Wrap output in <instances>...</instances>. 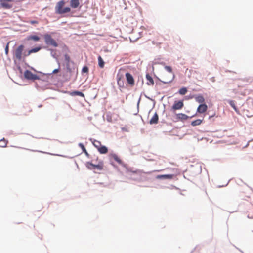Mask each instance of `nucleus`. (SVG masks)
Returning <instances> with one entry per match:
<instances>
[{
  "label": "nucleus",
  "instance_id": "nucleus-1",
  "mask_svg": "<svg viewBox=\"0 0 253 253\" xmlns=\"http://www.w3.org/2000/svg\"><path fill=\"white\" fill-rule=\"evenodd\" d=\"M132 171H136L135 173H127V175L128 176H130L129 178L137 182H144V181H152L154 179L152 177H148L147 176H145V175H143V174L150 175L153 172H160L163 169L160 170H154L152 171H149L145 172L143 170H141L139 169H134V168H132Z\"/></svg>",
  "mask_w": 253,
  "mask_h": 253
},
{
  "label": "nucleus",
  "instance_id": "nucleus-2",
  "mask_svg": "<svg viewBox=\"0 0 253 253\" xmlns=\"http://www.w3.org/2000/svg\"><path fill=\"white\" fill-rule=\"evenodd\" d=\"M64 72L62 74L63 83L69 81L71 78L75 81L78 75V69L77 64H68L64 65L63 68Z\"/></svg>",
  "mask_w": 253,
  "mask_h": 253
},
{
  "label": "nucleus",
  "instance_id": "nucleus-3",
  "mask_svg": "<svg viewBox=\"0 0 253 253\" xmlns=\"http://www.w3.org/2000/svg\"><path fill=\"white\" fill-rule=\"evenodd\" d=\"M25 45L24 43L17 46L16 43L14 44L11 50L13 61L15 60L17 61H20L22 59L24 61V58L28 57Z\"/></svg>",
  "mask_w": 253,
  "mask_h": 253
},
{
  "label": "nucleus",
  "instance_id": "nucleus-4",
  "mask_svg": "<svg viewBox=\"0 0 253 253\" xmlns=\"http://www.w3.org/2000/svg\"><path fill=\"white\" fill-rule=\"evenodd\" d=\"M58 67L57 68L54 69L51 73H49L48 75L50 76V78L52 79L54 82H51L54 86L57 87H61L63 85V79H62V75L61 73H59L61 71L60 62L57 63Z\"/></svg>",
  "mask_w": 253,
  "mask_h": 253
},
{
  "label": "nucleus",
  "instance_id": "nucleus-5",
  "mask_svg": "<svg viewBox=\"0 0 253 253\" xmlns=\"http://www.w3.org/2000/svg\"><path fill=\"white\" fill-rule=\"evenodd\" d=\"M109 160H114L118 164L121 165L124 168L125 173L127 174V173H135L136 171H132V167L128 166L127 164L125 163L115 153L112 152L109 155Z\"/></svg>",
  "mask_w": 253,
  "mask_h": 253
},
{
  "label": "nucleus",
  "instance_id": "nucleus-6",
  "mask_svg": "<svg viewBox=\"0 0 253 253\" xmlns=\"http://www.w3.org/2000/svg\"><path fill=\"white\" fill-rule=\"evenodd\" d=\"M58 34L56 32H47L42 35V38L47 46H51L53 47H58V43L56 40L53 38L55 35Z\"/></svg>",
  "mask_w": 253,
  "mask_h": 253
},
{
  "label": "nucleus",
  "instance_id": "nucleus-7",
  "mask_svg": "<svg viewBox=\"0 0 253 253\" xmlns=\"http://www.w3.org/2000/svg\"><path fill=\"white\" fill-rule=\"evenodd\" d=\"M66 2L65 0H61L56 3L55 7V13L56 14L62 15L70 12V8L68 6H64Z\"/></svg>",
  "mask_w": 253,
  "mask_h": 253
},
{
  "label": "nucleus",
  "instance_id": "nucleus-8",
  "mask_svg": "<svg viewBox=\"0 0 253 253\" xmlns=\"http://www.w3.org/2000/svg\"><path fill=\"white\" fill-rule=\"evenodd\" d=\"M42 35L40 32H33L31 34L28 35L25 38L22 40V42L25 44H29L31 45L32 43H28V42L32 41L34 42H38L40 41L41 39L42 38Z\"/></svg>",
  "mask_w": 253,
  "mask_h": 253
},
{
  "label": "nucleus",
  "instance_id": "nucleus-9",
  "mask_svg": "<svg viewBox=\"0 0 253 253\" xmlns=\"http://www.w3.org/2000/svg\"><path fill=\"white\" fill-rule=\"evenodd\" d=\"M89 140L92 143L93 146L97 150L100 154H105L108 152V147L102 145L101 141L97 140L93 138H90Z\"/></svg>",
  "mask_w": 253,
  "mask_h": 253
},
{
  "label": "nucleus",
  "instance_id": "nucleus-10",
  "mask_svg": "<svg viewBox=\"0 0 253 253\" xmlns=\"http://www.w3.org/2000/svg\"><path fill=\"white\" fill-rule=\"evenodd\" d=\"M184 106V99L174 100L173 104L169 108V111L171 112L172 113H175L177 110L182 109Z\"/></svg>",
  "mask_w": 253,
  "mask_h": 253
},
{
  "label": "nucleus",
  "instance_id": "nucleus-11",
  "mask_svg": "<svg viewBox=\"0 0 253 253\" xmlns=\"http://www.w3.org/2000/svg\"><path fill=\"white\" fill-rule=\"evenodd\" d=\"M38 73L40 74L39 81H42V83L43 84H47L49 85L53 84L51 82H54L52 81V79L50 78V76H49V73H45L42 71H38Z\"/></svg>",
  "mask_w": 253,
  "mask_h": 253
},
{
  "label": "nucleus",
  "instance_id": "nucleus-12",
  "mask_svg": "<svg viewBox=\"0 0 253 253\" xmlns=\"http://www.w3.org/2000/svg\"><path fill=\"white\" fill-rule=\"evenodd\" d=\"M172 114V120L173 122H176L178 121L184 122L185 120L188 119V118H189V116L182 113H177L175 112Z\"/></svg>",
  "mask_w": 253,
  "mask_h": 253
},
{
  "label": "nucleus",
  "instance_id": "nucleus-13",
  "mask_svg": "<svg viewBox=\"0 0 253 253\" xmlns=\"http://www.w3.org/2000/svg\"><path fill=\"white\" fill-rule=\"evenodd\" d=\"M82 1L83 0H67V1L69 2V6H68L70 8V12L71 9H80L83 5Z\"/></svg>",
  "mask_w": 253,
  "mask_h": 253
},
{
  "label": "nucleus",
  "instance_id": "nucleus-14",
  "mask_svg": "<svg viewBox=\"0 0 253 253\" xmlns=\"http://www.w3.org/2000/svg\"><path fill=\"white\" fill-rule=\"evenodd\" d=\"M49 85H50L47 84H43V83H42V81H38V82L35 83V86L39 91H43L47 89L56 90L54 88L50 87Z\"/></svg>",
  "mask_w": 253,
  "mask_h": 253
},
{
  "label": "nucleus",
  "instance_id": "nucleus-15",
  "mask_svg": "<svg viewBox=\"0 0 253 253\" xmlns=\"http://www.w3.org/2000/svg\"><path fill=\"white\" fill-rule=\"evenodd\" d=\"M126 80V85L132 87L135 84V80L133 75L129 72H126L125 74Z\"/></svg>",
  "mask_w": 253,
  "mask_h": 253
},
{
  "label": "nucleus",
  "instance_id": "nucleus-16",
  "mask_svg": "<svg viewBox=\"0 0 253 253\" xmlns=\"http://www.w3.org/2000/svg\"><path fill=\"white\" fill-rule=\"evenodd\" d=\"M15 0H0V8L3 9H10L13 7V4L9 2H14Z\"/></svg>",
  "mask_w": 253,
  "mask_h": 253
},
{
  "label": "nucleus",
  "instance_id": "nucleus-17",
  "mask_svg": "<svg viewBox=\"0 0 253 253\" xmlns=\"http://www.w3.org/2000/svg\"><path fill=\"white\" fill-rule=\"evenodd\" d=\"M45 46L42 44H38L36 46H32L31 48H27V55L30 56L32 53H35L39 52L42 49H44Z\"/></svg>",
  "mask_w": 253,
  "mask_h": 253
},
{
  "label": "nucleus",
  "instance_id": "nucleus-18",
  "mask_svg": "<svg viewBox=\"0 0 253 253\" xmlns=\"http://www.w3.org/2000/svg\"><path fill=\"white\" fill-rule=\"evenodd\" d=\"M175 178H176V175L174 174H158L155 176V179L160 180H172Z\"/></svg>",
  "mask_w": 253,
  "mask_h": 253
},
{
  "label": "nucleus",
  "instance_id": "nucleus-19",
  "mask_svg": "<svg viewBox=\"0 0 253 253\" xmlns=\"http://www.w3.org/2000/svg\"><path fill=\"white\" fill-rule=\"evenodd\" d=\"M44 49L50 52V55L54 59H55L57 63H59V60L58 58L59 54L60 53L59 51L56 49L51 48L48 46H45Z\"/></svg>",
  "mask_w": 253,
  "mask_h": 253
},
{
  "label": "nucleus",
  "instance_id": "nucleus-20",
  "mask_svg": "<svg viewBox=\"0 0 253 253\" xmlns=\"http://www.w3.org/2000/svg\"><path fill=\"white\" fill-rule=\"evenodd\" d=\"M224 101L230 105L237 114L241 115L240 111L236 106V101L235 100L230 99H224Z\"/></svg>",
  "mask_w": 253,
  "mask_h": 253
},
{
  "label": "nucleus",
  "instance_id": "nucleus-21",
  "mask_svg": "<svg viewBox=\"0 0 253 253\" xmlns=\"http://www.w3.org/2000/svg\"><path fill=\"white\" fill-rule=\"evenodd\" d=\"M152 73H153V76H154V77H153V78L155 79V83H156V85L155 86V90L157 91L159 90L158 85H162V84H161V82H162V80L158 76H157L155 74V73L154 72V67L153 66H152Z\"/></svg>",
  "mask_w": 253,
  "mask_h": 253
},
{
  "label": "nucleus",
  "instance_id": "nucleus-22",
  "mask_svg": "<svg viewBox=\"0 0 253 253\" xmlns=\"http://www.w3.org/2000/svg\"><path fill=\"white\" fill-rule=\"evenodd\" d=\"M32 73H33L30 70H29V69H26L23 71V73L20 76V78L22 80H26L29 81L31 77V75H32Z\"/></svg>",
  "mask_w": 253,
  "mask_h": 253
},
{
  "label": "nucleus",
  "instance_id": "nucleus-23",
  "mask_svg": "<svg viewBox=\"0 0 253 253\" xmlns=\"http://www.w3.org/2000/svg\"><path fill=\"white\" fill-rule=\"evenodd\" d=\"M208 106L206 103L199 104L196 111L197 113L200 114H205V112L208 110Z\"/></svg>",
  "mask_w": 253,
  "mask_h": 253
},
{
  "label": "nucleus",
  "instance_id": "nucleus-24",
  "mask_svg": "<svg viewBox=\"0 0 253 253\" xmlns=\"http://www.w3.org/2000/svg\"><path fill=\"white\" fill-rule=\"evenodd\" d=\"M145 78L146 80V84L148 86H153L155 84L154 78L152 76L149 74V72L146 71Z\"/></svg>",
  "mask_w": 253,
  "mask_h": 253
},
{
  "label": "nucleus",
  "instance_id": "nucleus-25",
  "mask_svg": "<svg viewBox=\"0 0 253 253\" xmlns=\"http://www.w3.org/2000/svg\"><path fill=\"white\" fill-rule=\"evenodd\" d=\"M64 58V62L63 65H66L68 64H75L76 63L73 60L71 59L69 53H64L63 54Z\"/></svg>",
  "mask_w": 253,
  "mask_h": 253
},
{
  "label": "nucleus",
  "instance_id": "nucleus-26",
  "mask_svg": "<svg viewBox=\"0 0 253 253\" xmlns=\"http://www.w3.org/2000/svg\"><path fill=\"white\" fill-rule=\"evenodd\" d=\"M26 149L28 150L31 151H33V152H40V153H41L47 154H49V155H53V156H59L65 157V158H70V159H72V158H73L74 157V156L69 157V156H66V155H60V154H54V153H51L46 152L43 151H41V150H32V149Z\"/></svg>",
  "mask_w": 253,
  "mask_h": 253
},
{
  "label": "nucleus",
  "instance_id": "nucleus-27",
  "mask_svg": "<svg viewBox=\"0 0 253 253\" xmlns=\"http://www.w3.org/2000/svg\"><path fill=\"white\" fill-rule=\"evenodd\" d=\"M194 99L195 101L199 104L203 103H206L205 102V99L203 95L201 93L195 94Z\"/></svg>",
  "mask_w": 253,
  "mask_h": 253
},
{
  "label": "nucleus",
  "instance_id": "nucleus-28",
  "mask_svg": "<svg viewBox=\"0 0 253 253\" xmlns=\"http://www.w3.org/2000/svg\"><path fill=\"white\" fill-rule=\"evenodd\" d=\"M69 95L72 96H80L82 97H85L84 93L81 90H72L69 91Z\"/></svg>",
  "mask_w": 253,
  "mask_h": 253
},
{
  "label": "nucleus",
  "instance_id": "nucleus-29",
  "mask_svg": "<svg viewBox=\"0 0 253 253\" xmlns=\"http://www.w3.org/2000/svg\"><path fill=\"white\" fill-rule=\"evenodd\" d=\"M159 122V115L156 112L153 114V116L151 117L150 120L149 121V124L150 125H156Z\"/></svg>",
  "mask_w": 253,
  "mask_h": 253
},
{
  "label": "nucleus",
  "instance_id": "nucleus-30",
  "mask_svg": "<svg viewBox=\"0 0 253 253\" xmlns=\"http://www.w3.org/2000/svg\"><path fill=\"white\" fill-rule=\"evenodd\" d=\"M205 116V114H203L202 116V119H196L194 120L191 121L190 125L193 126L200 125L204 122V118Z\"/></svg>",
  "mask_w": 253,
  "mask_h": 253
},
{
  "label": "nucleus",
  "instance_id": "nucleus-31",
  "mask_svg": "<svg viewBox=\"0 0 253 253\" xmlns=\"http://www.w3.org/2000/svg\"><path fill=\"white\" fill-rule=\"evenodd\" d=\"M13 62H14V66H15L16 69L19 72V76L20 77V76L22 75V74L23 72V70L20 66V64H21L20 61H16L15 60H14V61H13Z\"/></svg>",
  "mask_w": 253,
  "mask_h": 253
},
{
  "label": "nucleus",
  "instance_id": "nucleus-32",
  "mask_svg": "<svg viewBox=\"0 0 253 253\" xmlns=\"http://www.w3.org/2000/svg\"><path fill=\"white\" fill-rule=\"evenodd\" d=\"M85 166L86 168L90 170H94L96 169L95 164L92 163V161H87L85 163Z\"/></svg>",
  "mask_w": 253,
  "mask_h": 253
},
{
  "label": "nucleus",
  "instance_id": "nucleus-33",
  "mask_svg": "<svg viewBox=\"0 0 253 253\" xmlns=\"http://www.w3.org/2000/svg\"><path fill=\"white\" fill-rule=\"evenodd\" d=\"M109 164L117 170L121 175H124V172L120 170L119 167L112 161L109 160Z\"/></svg>",
  "mask_w": 253,
  "mask_h": 253
},
{
  "label": "nucleus",
  "instance_id": "nucleus-34",
  "mask_svg": "<svg viewBox=\"0 0 253 253\" xmlns=\"http://www.w3.org/2000/svg\"><path fill=\"white\" fill-rule=\"evenodd\" d=\"M97 60L98 67L100 68H103L104 67L105 62L103 59L102 57L101 56V55H98Z\"/></svg>",
  "mask_w": 253,
  "mask_h": 253
},
{
  "label": "nucleus",
  "instance_id": "nucleus-35",
  "mask_svg": "<svg viewBox=\"0 0 253 253\" xmlns=\"http://www.w3.org/2000/svg\"><path fill=\"white\" fill-rule=\"evenodd\" d=\"M11 42H12V41H9L4 46L5 54L7 57V59H9V60H10V58L9 57V44Z\"/></svg>",
  "mask_w": 253,
  "mask_h": 253
},
{
  "label": "nucleus",
  "instance_id": "nucleus-36",
  "mask_svg": "<svg viewBox=\"0 0 253 253\" xmlns=\"http://www.w3.org/2000/svg\"><path fill=\"white\" fill-rule=\"evenodd\" d=\"M188 91V88L185 86H182L178 90L176 93H178L181 95H184Z\"/></svg>",
  "mask_w": 253,
  "mask_h": 253
},
{
  "label": "nucleus",
  "instance_id": "nucleus-37",
  "mask_svg": "<svg viewBox=\"0 0 253 253\" xmlns=\"http://www.w3.org/2000/svg\"><path fill=\"white\" fill-rule=\"evenodd\" d=\"M104 166V162L102 160H100L98 161V163L97 164H95L96 169L99 170H102L103 169Z\"/></svg>",
  "mask_w": 253,
  "mask_h": 253
},
{
  "label": "nucleus",
  "instance_id": "nucleus-38",
  "mask_svg": "<svg viewBox=\"0 0 253 253\" xmlns=\"http://www.w3.org/2000/svg\"><path fill=\"white\" fill-rule=\"evenodd\" d=\"M61 49H62V51L63 53H64H64L68 54L70 52V49H69V47L65 44L63 43V44H61Z\"/></svg>",
  "mask_w": 253,
  "mask_h": 253
},
{
  "label": "nucleus",
  "instance_id": "nucleus-39",
  "mask_svg": "<svg viewBox=\"0 0 253 253\" xmlns=\"http://www.w3.org/2000/svg\"><path fill=\"white\" fill-rule=\"evenodd\" d=\"M144 84V79L142 75H138V80L137 81V85H140V86H142Z\"/></svg>",
  "mask_w": 253,
  "mask_h": 253
},
{
  "label": "nucleus",
  "instance_id": "nucleus-40",
  "mask_svg": "<svg viewBox=\"0 0 253 253\" xmlns=\"http://www.w3.org/2000/svg\"><path fill=\"white\" fill-rule=\"evenodd\" d=\"M8 143V140L2 138L0 140V147L5 148L7 146V144Z\"/></svg>",
  "mask_w": 253,
  "mask_h": 253
},
{
  "label": "nucleus",
  "instance_id": "nucleus-41",
  "mask_svg": "<svg viewBox=\"0 0 253 253\" xmlns=\"http://www.w3.org/2000/svg\"><path fill=\"white\" fill-rule=\"evenodd\" d=\"M89 72V68L86 65H84L83 66V67H82V69L81 70V74L82 75H84L85 73L86 74H88Z\"/></svg>",
  "mask_w": 253,
  "mask_h": 253
},
{
  "label": "nucleus",
  "instance_id": "nucleus-42",
  "mask_svg": "<svg viewBox=\"0 0 253 253\" xmlns=\"http://www.w3.org/2000/svg\"><path fill=\"white\" fill-rule=\"evenodd\" d=\"M164 69L169 73H173L172 68L171 66L166 65L165 62V64L163 65Z\"/></svg>",
  "mask_w": 253,
  "mask_h": 253
},
{
  "label": "nucleus",
  "instance_id": "nucleus-43",
  "mask_svg": "<svg viewBox=\"0 0 253 253\" xmlns=\"http://www.w3.org/2000/svg\"><path fill=\"white\" fill-rule=\"evenodd\" d=\"M40 79V75H38L37 74L33 73L29 81H35V80L39 81Z\"/></svg>",
  "mask_w": 253,
  "mask_h": 253
},
{
  "label": "nucleus",
  "instance_id": "nucleus-44",
  "mask_svg": "<svg viewBox=\"0 0 253 253\" xmlns=\"http://www.w3.org/2000/svg\"><path fill=\"white\" fill-rule=\"evenodd\" d=\"M194 97H195V94L190 93L188 95L184 96L182 99H184V100H189L192 99L193 98H194Z\"/></svg>",
  "mask_w": 253,
  "mask_h": 253
},
{
  "label": "nucleus",
  "instance_id": "nucleus-45",
  "mask_svg": "<svg viewBox=\"0 0 253 253\" xmlns=\"http://www.w3.org/2000/svg\"><path fill=\"white\" fill-rule=\"evenodd\" d=\"M117 84L118 85V87L119 89L121 90V88H126V87L124 86V80H120L118 82H117Z\"/></svg>",
  "mask_w": 253,
  "mask_h": 253
},
{
  "label": "nucleus",
  "instance_id": "nucleus-46",
  "mask_svg": "<svg viewBox=\"0 0 253 253\" xmlns=\"http://www.w3.org/2000/svg\"><path fill=\"white\" fill-rule=\"evenodd\" d=\"M162 188H169L170 189H175L176 190H181L180 188L176 187V186L174 185H170L169 186H161Z\"/></svg>",
  "mask_w": 253,
  "mask_h": 253
},
{
  "label": "nucleus",
  "instance_id": "nucleus-47",
  "mask_svg": "<svg viewBox=\"0 0 253 253\" xmlns=\"http://www.w3.org/2000/svg\"><path fill=\"white\" fill-rule=\"evenodd\" d=\"M106 120L107 121V122L110 123H112L113 122L112 114L110 112L106 113Z\"/></svg>",
  "mask_w": 253,
  "mask_h": 253
},
{
  "label": "nucleus",
  "instance_id": "nucleus-48",
  "mask_svg": "<svg viewBox=\"0 0 253 253\" xmlns=\"http://www.w3.org/2000/svg\"><path fill=\"white\" fill-rule=\"evenodd\" d=\"M157 64H160V65H164L165 64V62L164 61H161V62H159L158 61V59H155L153 62H152V66L154 67V65H157Z\"/></svg>",
  "mask_w": 253,
  "mask_h": 253
},
{
  "label": "nucleus",
  "instance_id": "nucleus-49",
  "mask_svg": "<svg viewBox=\"0 0 253 253\" xmlns=\"http://www.w3.org/2000/svg\"><path fill=\"white\" fill-rule=\"evenodd\" d=\"M53 88H54L56 89L55 90L58 91V92H61L62 93H64V94H67L69 95V91H68V90L60 89H59L60 87L58 88L56 86H55V87H53Z\"/></svg>",
  "mask_w": 253,
  "mask_h": 253
},
{
  "label": "nucleus",
  "instance_id": "nucleus-50",
  "mask_svg": "<svg viewBox=\"0 0 253 253\" xmlns=\"http://www.w3.org/2000/svg\"><path fill=\"white\" fill-rule=\"evenodd\" d=\"M26 59V58H24V60L23 61V59H22L20 61V63H21V64L23 65V67L25 68H26L27 67L29 68L30 66L29 65V64L28 63H27Z\"/></svg>",
  "mask_w": 253,
  "mask_h": 253
},
{
  "label": "nucleus",
  "instance_id": "nucleus-51",
  "mask_svg": "<svg viewBox=\"0 0 253 253\" xmlns=\"http://www.w3.org/2000/svg\"><path fill=\"white\" fill-rule=\"evenodd\" d=\"M172 170L173 172H174L175 173L174 174H175L176 176L177 175L180 174L181 172V170L178 168H172ZM175 178L176 180L177 179V178L176 177Z\"/></svg>",
  "mask_w": 253,
  "mask_h": 253
},
{
  "label": "nucleus",
  "instance_id": "nucleus-52",
  "mask_svg": "<svg viewBox=\"0 0 253 253\" xmlns=\"http://www.w3.org/2000/svg\"><path fill=\"white\" fill-rule=\"evenodd\" d=\"M141 97L140 96L139 97V98H138V100L137 101V104H136L137 111L136 113L133 114L134 115H137L138 114L139 109V105H140V101H141Z\"/></svg>",
  "mask_w": 253,
  "mask_h": 253
},
{
  "label": "nucleus",
  "instance_id": "nucleus-53",
  "mask_svg": "<svg viewBox=\"0 0 253 253\" xmlns=\"http://www.w3.org/2000/svg\"><path fill=\"white\" fill-rule=\"evenodd\" d=\"M116 80L117 82L121 80H124V77L123 75H121L119 73H118L116 76Z\"/></svg>",
  "mask_w": 253,
  "mask_h": 253
},
{
  "label": "nucleus",
  "instance_id": "nucleus-54",
  "mask_svg": "<svg viewBox=\"0 0 253 253\" xmlns=\"http://www.w3.org/2000/svg\"><path fill=\"white\" fill-rule=\"evenodd\" d=\"M199 116H200V114L199 113H197V111H196V113L195 114H193L191 116H189V118H188V119H190L194 117H199Z\"/></svg>",
  "mask_w": 253,
  "mask_h": 253
},
{
  "label": "nucleus",
  "instance_id": "nucleus-55",
  "mask_svg": "<svg viewBox=\"0 0 253 253\" xmlns=\"http://www.w3.org/2000/svg\"><path fill=\"white\" fill-rule=\"evenodd\" d=\"M78 145L81 149L82 151H83L84 149V148H85L84 143L82 142L79 143Z\"/></svg>",
  "mask_w": 253,
  "mask_h": 253
},
{
  "label": "nucleus",
  "instance_id": "nucleus-56",
  "mask_svg": "<svg viewBox=\"0 0 253 253\" xmlns=\"http://www.w3.org/2000/svg\"><path fill=\"white\" fill-rule=\"evenodd\" d=\"M232 180V179H229L228 182H227L226 184H224V185H219L217 186V188H222V187H226V186L228 185V184H229V182Z\"/></svg>",
  "mask_w": 253,
  "mask_h": 253
},
{
  "label": "nucleus",
  "instance_id": "nucleus-57",
  "mask_svg": "<svg viewBox=\"0 0 253 253\" xmlns=\"http://www.w3.org/2000/svg\"><path fill=\"white\" fill-rule=\"evenodd\" d=\"M217 117L218 116H216L215 112H214L212 115H209L208 117V119L211 120V119L213 118V117Z\"/></svg>",
  "mask_w": 253,
  "mask_h": 253
},
{
  "label": "nucleus",
  "instance_id": "nucleus-58",
  "mask_svg": "<svg viewBox=\"0 0 253 253\" xmlns=\"http://www.w3.org/2000/svg\"><path fill=\"white\" fill-rule=\"evenodd\" d=\"M30 23L32 25H35L38 23V21L35 20H32L30 21Z\"/></svg>",
  "mask_w": 253,
  "mask_h": 253
},
{
  "label": "nucleus",
  "instance_id": "nucleus-59",
  "mask_svg": "<svg viewBox=\"0 0 253 253\" xmlns=\"http://www.w3.org/2000/svg\"><path fill=\"white\" fill-rule=\"evenodd\" d=\"M172 83V80H169V81H164L162 80V82H161V84L163 83V84H169Z\"/></svg>",
  "mask_w": 253,
  "mask_h": 253
},
{
  "label": "nucleus",
  "instance_id": "nucleus-60",
  "mask_svg": "<svg viewBox=\"0 0 253 253\" xmlns=\"http://www.w3.org/2000/svg\"><path fill=\"white\" fill-rule=\"evenodd\" d=\"M156 101L154 100L153 101V107H152V108L151 109H150L149 112H148V117L149 116V113L151 112V111H152V110L155 107V105H156Z\"/></svg>",
  "mask_w": 253,
  "mask_h": 253
},
{
  "label": "nucleus",
  "instance_id": "nucleus-61",
  "mask_svg": "<svg viewBox=\"0 0 253 253\" xmlns=\"http://www.w3.org/2000/svg\"><path fill=\"white\" fill-rule=\"evenodd\" d=\"M121 130L122 131H124V132H128V129L126 126L122 127L121 128Z\"/></svg>",
  "mask_w": 253,
  "mask_h": 253
},
{
  "label": "nucleus",
  "instance_id": "nucleus-62",
  "mask_svg": "<svg viewBox=\"0 0 253 253\" xmlns=\"http://www.w3.org/2000/svg\"><path fill=\"white\" fill-rule=\"evenodd\" d=\"M7 133H8V134H9V135H11V134L17 135V134H19V133H14L13 131H11V130L9 131Z\"/></svg>",
  "mask_w": 253,
  "mask_h": 253
},
{
  "label": "nucleus",
  "instance_id": "nucleus-63",
  "mask_svg": "<svg viewBox=\"0 0 253 253\" xmlns=\"http://www.w3.org/2000/svg\"><path fill=\"white\" fill-rule=\"evenodd\" d=\"M30 69H31L32 70H33V71H34L35 72H37V73H38V71H37L36 69H35L33 67H32V66H30L29 67Z\"/></svg>",
  "mask_w": 253,
  "mask_h": 253
},
{
  "label": "nucleus",
  "instance_id": "nucleus-64",
  "mask_svg": "<svg viewBox=\"0 0 253 253\" xmlns=\"http://www.w3.org/2000/svg\"><path fill=\"white\" fill-rule=\"evenodd\" d=\"M162 84H163V83H162ZM166 87L163 86V84L162 85H158V88L159 89H164V88H165Z\"/></svg>",
  "mask_w": 253,
  "mask_h": 253
}]
</instances>
